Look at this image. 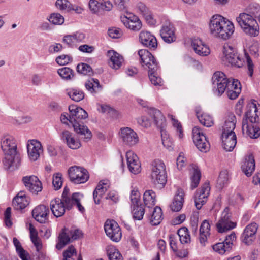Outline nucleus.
I'll use <instances>...</instances> for the list:
<instances>
[{"instance_id":"nucleus-34","label":"nucleus","mask_w":260,"mask_h":260,"mask_svg":"<svg viewBox=\"0 0 260 260\" xmlns=\"http://www.w3.org/2000/svg\"><path fill=\"white\" fill-rule=\"evenodd\" d=\"M149 114L153 117L154 123L157 127H165L166 125V119L161 111L155 108L149 110Z\"/></svg>"},{"instance_id":"nucleus-28","label":"nucleus","mask_w":260,"mask_h":260,"mask_svg":"<svg viewBox=\"0 0 260 260\" xmlns=\"http://www.w3.org/2000/svg\"><path fill=\"white\" fill-rule=\"evenodd\" d=\"M210 224L208 220L203 221L200 228L199 233V241L202 246H205L208 238L210 236Z\"/></svg>"},{"instance_id":"nucleus-29","label":"nucleus","mask_w":260,"mask_h":260,"mask_svg":"<svg viewBox=\"0 0 260 260\" xmlns=\"http://www.w3.org/2000/svg\"><path fill=\"white\" fill-rule=\"evenodd\" d=\"M184 192L182 189H178L174 196L173 202L170 205L171 209L174 212L179 211L184 203Z\"/></svg>"},{"instance_id":"nucleus-46","label":"nucleus","mask_w":260,"mask_h":260,"mask_svg":"<svg viewBox=\"0 0 260 260\" xmlns=\"http://www.w3.org/2000/svg\"><path fill=\"white\" fill-rule=\"evenodd\" d=\"M132 207L133 208L132 214L133 218L139 220L142 219L145 213L143 206L140 204L132 206Z\"/></svg>"},{"instance_id":"nucleus-35","label":"nucleus","mask_w":260,"mask_h":260,"mask_svg":"<svg viewBox=\"0 0 260 260\" xmlns=\"http://www.w3.org/2000/svg\"><path fill=\"white\" fill-rule=\"evenodd\" d=\"M86 89L92 94L100 92L102 90V86L100 84L98 79L90 78L85 83Z\"/></svg>"},{"instance_id":"nucleus-64","label":"nucleus","mask_w":260,"mask_h":260,"mask_svg":"<svg viewBox=\"0 0 260 260\" xmlns=\"http://www.w3.org/2000/svg\"><path fill=\"white\" fill-rule=\"evenodd\" d=\"M168 117L170 118L172 121V123L175 127H176L177 132L179 133V137L181 139L183 137L182 129L180 122L175 119L172 115H168Z\"/></svg>"},{"instance_id":"nucleus-6","label":"nucleus","mask_w":260,"mask_h":260,"mask_svg":"<svg viewBox=\"0 0 260 260\" xmlns=\"http://www.w3.org/2000/svg\"><path fill=\"white\" fill-rule=\"evenodd\" d=\"M222 61L228 63L232 66L241 68L243 66L244 60L238 53L236 48L225 44L222 48Z\"/></svg>"},{"instance_id":"nucleus-40","label":"nucleus","mask_w":260,"mask_h":260,"mask_svg":"<svg viewBox=\"0 0 260 260\" xmlns=\"http://www.w3.org/2000/svg\"><path fill=\"white\" fill-rule=\"evenodd\" d=\"M106 183H103L98 185L93 193V197L94 203L96 204H99L100 203L101 199L102 198L103 195L105 194L107 190V187L105 185Z\"/></svg>"},{"instance_id":"nucleus-17","label":"nucleus","mask_w":260,"mask_h":260,"mask_svg":"<svg viewBox=\"0 0 260 260\" xmlns=\"http://www.w3.org/2000/svg\"><path fill=\"white\" fill-rule=\"evenodd\" d=\"M127 164L129 171L134 174L141 172V164L138 156L133 151H127L126 153Z\"/></svg>"},{"instance_id":"nucleus-59","label":"nucleus","mask_w":260,"mask_h":260,"mask_svg":"<svg viewBox=\"0 0 260 260\" xmlns=\"http://www.w3.org/2000/svg\"><path fill=\"white\" fill-rule=\"evenodd\" d=\"M72 58L69 55L62 54L57 56L55 61L56 63L61 66H64L72 61Z\"/></svg>"},{"instance_id":"nucleus-15","label":"nucleus","mask_w":260,"mask_h":260,"mask_svg":"<svg viewBox=\"0 0 260 260\" xmlns=\"http://www.w3.org/2000/svg\"><path fill=\"white\" fill-rule=\"evenodd\" d=\"M258 225L255 222L247 225L242 234V241L247 245L251 244L256 239Z\"/></svg>"},{"instance_id":"nucleus-36","label":"nucleus","mask_w":260,"mask_h":260,"mask_svg":"<svg viewBox=\"0 0 260 260\" xmlns=\"http://www.w3.org/2000/svg\"><path fill=\"white\" fill-rule=\"evenodd\" d=\"M236 118L233 113H229L223 126L222 134L234 133L236 126Z\"/></svg>"},{"instance_id":"nucleus-32","label":"nucleus","mask_w":260,"mask_h":260,"mask_svg":"<svg viewBox=\"0 0 260 260\" xmlns=\"http://www.w3.org/2000/svg\"><path fill=\"white\" fill-rule=\"evenodd\" d=\"M121 21L127 28L134 31H138L142 28L141 21L136 16H134L133 19L127 17H121Z\"/></svg>"},{"instance_id":"nucleus-33","label":"nucleus","mask_w":260,"mask_h":260,"mask_svg":"<svg viewBox=\"0 0 260 260\" xmlns=\"http://www.w3.org/2000/svg\"><path fill=\"white\" fill-rule=\"evenodd\" d=\"M71 242H72V240L69 230L64 228L59 235L58 242L56 245V248L58 250H60Z\"/></svg>"},{"instance_id":"nucleus-41","label":"nucleus","mask_w":260,"mask_h":260,"mask_svg":"<svg viewBox=\"0 0 260 260\" xmlns=\"http://www.w3.org/2000/svg\"><path fill=\"white\" fill-rule=\"evenodd\" d=\"M156 194L152 190H146L143 194V201L145 205L148 208L153 206L155 204Z\"/></svg>"},{"instance_id":"nucleus-14","label":"nucleus","mask_w":260,"mask_h":260,"mask_svg":"<svg viewBox=\"0 0 260 260\" xmlns=\"http://www.w3.org/2000/svg\"><path fill=\"white\" fill-rule=\"evenodd\" d=\"M120 136L123 143L128 146H134L139 141V138L137 133L129 127L121 128Z\"/></svg>"},{"instance_id":"nucleus-43","label":"nucleus","mask_w":260,"mask_h":260,"mask_svg":"<svg viewBox=\"0 0 260 260\" xmlns=\"http://www.w3.org/2000/svg\"><path fill=\"white\" fill-rule=\"evenodd\" d=\"M141 64L144 68L148 69V72L152 71H158L159 69L158 63L152 55V57L149 56Z\"/></svg>"},{"instance_id":"nucleus-50","label":"nucleus","mask_w":260,"mask_h":260,"mask_svg":"<svg viewBox=\"0 0 260 260\" xmlns=\"http://www.w3.org/2000/svg\"><path fill=\"white\" fill-rule=\"evenodd\" d=\"M107 252L109 260H123L121 254L114 247H109Z\"/></svg>"},{"instance_id":"nucleus-3","label":"nucleus","mask_w":260,"mask_h":260,"mask_svg":"<svg viewBox=\"0 0 260 260\" xmlns=\"http://www.w3.org/2000/svg\"><path fill=\"white\" fill-rule=\"evenodd\" d=\"M70 113L69 121L72 123L74 131L82 136L85 141H88L92 137V134L88 127L79 121L80 120L85 119L88 117V114L85 110L81 107H77L75 105L69 107Z\"/></svg>"},{"instance_id":"nucleus-25","label":"nucleus","mask_w":260,"mask_h":260,"mask_svg":"<svg viewBox=\"0 0 260 260\" xmlns=\"http://www.w3.org/2000/svg\"><path fill=\"white\" fill-rule=\"evenodd\" d=\"M29 203V198L24 191L19 192L13 201V205L15 209L21 210L26 207Z\"/></svg>"},{"instance_id":"nucleus-55","label":"nucleus","mask_w":260,"mask_h":260,"mask_svg":"<svg viewBox=\"0 0 260 260\" xmlns=\"http://www.w3.org/2000/svg\"><path fill=\"white\" fill-rule=\"evenodd\" d=\"M52 184L55 190L60 189L62 185V174L59 173L53 175L52 178Z\"/></svg>"},{"instance_id":"nucleus-18","label":"nucleus","mask_w":260,"mask_h":260,"mask_svg":"<svg viewBox=\"0 0 260 260\" xmlns=\"http://www.w3.org/2000/svg\"><path fill=\"white\" fill-rule=\"evenodd\" d=\"M61 138L67 146L72 149H77L81 146L80 140L76 135L69 131H63L61 133Z\"/></svg>"},{"instance_id":"nucleus-58","label":"nucleus","mask_w":260,"mask_h":260,"mask_svg":"<svg viewBox=\"0 0 260 260\" xmlns=\"http://www.w3.org/2000/svg\"><path fill=\"white\" fill-rule=\"evenodd\" d=\"M236 239V234L234 232H232L231 234L226 237L223 243L225 245L226 248L230 250L232 249L233 245L234 242Z\"/></svg>"},{"instance_id":"nucleus-13","label":"nucleus","mask_w":260,"mask_h":260,"mask_svg":"<svg viewBox=\"0 0 260 260\" xmlns=\"http://www.w3.org/2000/svg\"><path fill=\"white\" fill-rule=\"evenodd\" d=\"M22 181L26 189L32 194H37L42 189V183L36 176H25Z\"/></svg>"},{"instance_id":"nucleus-45","label":"nucleus","mask_w":260,"mask_h":260,"mask_svg":"<svg viewBox=\"0 0 260 260\" xmlns=\"http://www.w3.org/2000/svg\"><path fill=\"white\" fill-rule=\"evenodd\" d=\"M13 243L16 251L22 260H29L28 253L22 248L19 241L16 238H13Z\"/></svg>"},{"instance_id":"nucleus-8","label":"nucleus","mask_w":260,"mask_h":260,"mask_svg":"<svg viewBox=\"0 0 260 260\" xmlns=\"http://www.w3.org/2000/svg\"><path fill=\"white\" fill-rule=\"evenodd\" d=\"M251 124L260 123V105L255 100L248 103L246 107L245 115L243 120Z\"/></svg>"},{"instance_id":"nucleus-44","label":"nucleus","mask_w":260,"mask_h":260,"mask_svg":"<svg viewBox=\"0 0 260 260\" xmlns=\"http://www.w3.org/2000/svg\"><path fill=\"white\" fill-rule=\"evenodd\" d=\"M55 6L60 11H66L69 12L74 10V7L68 0H56Z\"/></svg>"},{"instance_id":"nucleus-22","label":"nucleus","mask_w":260,"mask_h":260,"mask_svg":"<svg viewBox=\"0 0 260 260\" xmlns=\"http://www.w3.org/2000/svg\"><path fill=\"white\" fill-rule=\"evenodd\" d=\"M86 38L85 34L82 32L76 31L71 35L63 37L62 42L69 47H72L75 43L83 42Z\"/></svg>"},{"instance_id":"nucleus-2","label":"nucleus","mask_w":260,"mask_h":260,"mask_svg":"<svg viewBox=\"0 0 260 260\" xmlns=\"http://www.w3.org/2000/svg\"><path fill=\"white\" fill-rule=\"evenodd\" d=\"M234 30L233 23L220 15H214L210 19L209 30L213 37L228 40L233 35Z\"/></svg>"},{"instance_id":"nucleus-5","label":"nucleus","mask_w":260,"mask_h":260,"mask_svg":"<svg viewBox=\"0 0 260 260\" xmlns=\"http://www.w3.org/2000/svg\"><path fill=\"white\" fill-rule=\"evenodd\" d=\"M151 182L159 187L165 186L167 182V172L164 162L159 159L154 160L151 164Z\"/></svg>"},{"instance_id":"nucleus-24","label":"nucleus","mask_w":260,"mask_h":260,"mask_svg":"<svg viewBox=\"0 0 260 260\" xmlns=\"http://www.w3.org/2000/svg\"><path fill=\"white\" fill-rule=\"evenodd\" d=\"M191 45L195 52L200 56H206L210 54L209 48L199 38L193 39Z\"/></svg>"},{"instance_id":"nucleus-54","label":"nucleus","mask_w":260,"mask_h":260,"mask_svg":"<svg viewBox=\"0 0 260 260\" xmlns=\"http://www.w3.org/2000/svg\"><path fill=\"white\" fill-rule=\"evenodd\" d=\"M201 177V174L199 170L198 169H194L193 173L191 177V189H193L196 188L199 184Z\"/></svg>"},{"instance_id":"nucleus-56","label":"nucleus","mask_w":260,"mask_h":260,"mask_svg":"<svg viewBox=\"0 0 260 260\" xmlns=\"http://www.w3.org/2000/svg\"><path fill=\"white\" fill-rule=\"evenodd\" d=\"M207 200V197L203 196H200V194L196 192L194 196V203L196 208L198 210L200 209L202 206L206 203Z\"/></svg>"},{"instance_id":"nucleus-62","label":"nucleus","mask_w":260,"mask_h":260,"mask_svg":"<svg viewBox=\"0 0 260 260\" xmlns=\"http://www.w3.org/2000/svg\"><path fill=\"white\" fill-rule=\"evenodd\" d=\"M177 238L176 235L170 234L169 235V244L174 252H176L178 250Z\"/></svg>"},{"instance_id":"nucleus-21","label":"nucleus","mask_w":260,"mask_h":260,"mask_svg":"<svg viewBox=\"0 0 260 260\" xmlns=\"http://www.w3.org/2000/svg\"><path fill=\"white\" fill-rule=\"evenodd\" d=\"M255 124L242 120V130L243 134L250 138H257L260 136V128Z\"/></svg>"},{"instance_id":"nucleus-38","label":"nucleus","mask_w":260,"mask_h":260,"mask_svg":"<svg viewBox=\"0 0 260 260\" xmlns=\"http://www.w3.org/2000/svg\"><path fill=\"white\" fill-rule=\"evenodd\" d=\"M29 230L30 231V237L36 250L39 252L42 248V244L41 239L38 236V232L32 224H29Z\"/></svg>"},{"instance_id":"nucleus-37","label":"nucleus","mask_w":260,"mask_h":260,"mask_svg":"<svg viewBox=\"0 0 260 260\" xmlns=\"http://www.w3.org/2000/svg\"><path fill=\"white\" fill-rule=\"evenodd\" d=\"M78 197H83L82 194L79 193H74L71 198L67 196L66 193V190L63 191L62 194V199H60L62 204L68 209L72 208L73 205H74L75 202H78Z\"/></svg>"},{"instance_id":"nucleus-20","label":"nucleus","mask_w":260,"mask_h":260,"mask_svg":"<svg viewBox=\"0 0 260 260\" xmlns=\"http://www.w3.org/2000/svg\"><path fill=\"white\" fill-rule=\"evenodd\" d=\"M139 41L143 45L150 49H155L157 46L156 38L148 31H142L139 34Z\"/></svg>"},{"instance_id":"nucleus-53","label":"nucleus","mask_w":260,"mask_h":260,"mask_svg":"<svg viewBox=\"0 0 260 260\" xmlns=\"http://www.w3.org/2000/svg\"><path fill=\"white\" fill-rule=\"evenodd\" d=\"M57 73L60 77L63 79H71L74 76L73 70L68 67H63L59 69L57 71Z\"/></svg>"},{"instance_id":"nucleus-1","label":"nucleus","mask_w":260,"mask_h":260,"mask_svg":"<svg viewBox=\"0 0 260 260\" xmlns=\"http://www.w3.org/2000/svg\"><path fill=\"white\" fill-rule=\"evenodd\" d=\"M1 147L3 152V164L6 170L17 168L20 164V157L17 151L15 138L8 134H4L1 137Z\"/></svg>"},{"instance_id":"nucleus-9","label":"nucleus","mask_w":260,"mask_h":260,"mask_svg":"<svg viewBox=\"0 0 260 260\" xmlns=\"http://www.w3.org/2000/svg\"><path fill=\"white\" fill-rule=\"evenodd\" d=\"M70 181L75 184L86 182L89 178L88 171L84 168L78 166H72L68 171Z\"/></svg>"},{"instance_id":"nucleus-52","label":"nucleus","mask_w":260,"mask_h":260,"mask_svg":"<svg viewBox=\"0 0 260 260\" xmlns=\"http://www.w3.org/2000/svg\"><path fill=\"white\" fill-rule=\"evenodd\" d=\"M228 174L226 171L221 172L217 181L216 187L221 189L228 183Z\"/></svg>"},{"instance_id":"nucleus-11","label":"nucleus","mask_w":260,"mask_h":260,"mask_svg":"<svg viewBox=\"0 0 260 260\" xmlns=\"http://www.w3.org/2000/svg\"><path fill=\"white\" fill-rule=\"evenodd\" d=\"M192 138L199 150L203 152H206L209 150L210 144L200 127L195 126L193 128Z\"/></svg>"},{"instance_id":"nucleus-51","label":"nucleus","mask_w":260,"mask_h":260,"mask_svg":"<svg viewBox=\"0 0 260 260\" xmlns=\"http://www.w3.org/2000/svg\"><path fill=\"white\" fill-rule=\"evenodd\" d=\"M149 78L151 83L155 86H161L162 81L158 76L157 71H152L148 72Z\"/></svg>"},{"instance_id":"nucleus-39","label":"nucleus","mask_w":260,"mask_h":260,"mask_svg":"<svg viewBox=\"0 0 260 260\" xmlns=\"http://www.w3.org/2000/svg\"><path fill=\"white\" fill-rule=\"evenodd\" d=\"M162 212L161 209L158 206L155 207L149 217L150 223L151 225H158L162 220Z\"/></svg>"},{"instance_id":"nucleus-42","label":"nucleus","mask_w":260,"mask_h":260,"mask_svg":"<svg viewBox=\"0 0 260 260\" xmlns=\"http://www.w3.org/2000/svg\"><path fill=\"white\" fill-rule=\"evenodd\" d=\"M196 115L200 122L207 127L212 126L214 124L212 117L208 114H200L199 112H196Z\"/></svg>"},{"instance_id":"nucleus-12","label":"nucleus","mask_w":260,"mask_h":260,"mask_svg":"<svg viewBox=\"0 0 260 260\" xmlns=\"http://www.w3.org/2000/svg\"><path fill=\"white\" fill-rule=\"evenodd\" d=\"M104 229L106 235L113 241L117 242L121 238L122 233L120 226L114 220H107Z\"/></svg>"},{"instance_id":"nucleus-31","label":"nucleus","mask_w":260,"mask_h":260,"mask_svg":"<svg viewBox=\"0 0 260 260\" xmlns=\"http://www.w3.org/2000/svg\"><path fill=\"white\" fill-rule=\"evenodd\" d=\"M255 164L254 157L250 155L245 158V161L242 165L241 169L244 174L247 176H250L255 170Z\"/></svg>"},{"instance_id":"nucleus-60","label":"nucleus","mask_w":260,"mask_h":260,"mask_svg":"<svg viewBox=\"0 0 260 260\" xmlns=\"http://www.w3.org/2000/svg\"><path fill=\"white\" fill-rule=\"evenodd\" d=\"M226 246L223 242L217 243L213 246V249L219 254H224L226 251H230L229 249L226 248Z\"/></svg>"},{"instance_id":"nucleus-23","label":"nucleus","mask_w":260,"mask_h":260,"mask_svg":"<svg viewBox=\"0 0 260 260\" xmlns=\"http://www.w3.org/2000/svg\"><path fill=\"white\" fill-rule=\"evenodd\" d=\"M160 36L165 42L170 43L175 41V36L173 25L170 22H166L163 25L160 30Z\"/></svg>"},{"instance_id":"nucleus-26","label":"nucleus","mask_w":260,"mask_h":260,"mask_svg":"<svg viewBox=\"0 0 260 260\" xmlns=\"http://www.w3.org/2000/svg\"><path fill=\"white\" fill-rule=\"evenodd\" d=\"M223 147L226 151H231L237 143L236 136L235 133L222 134Z\"/></svg>"},{"instance_id":"nucleus-16","label":"nucleus","mask_w":260,"mask_h":260,"mask_svg":"<svg viewBox=\"0 0 260 260\" xmlns=\"http://www.w3.org/2000/svg\"><path fill=\"white\" fill-rule=\"evenodd\" d=\"M27 148L28 155L32 161L37 160L43 151L41 143L36 140L28 141Z\"/></svg>"},{"instance_id":"nucleus-27","label":"nucleus","mask_w":260,"mask_h":260,"mask_svg":"<svg viewBox=\"0 0 260 260\" xmlns=\"http://www.w3.org/2000/svg\"><path fill=\"white\" fill-rule=\"evenodd\" d=\"M50 209L52 214L56 217H59L65 213V206L59 198L52 200L50 204Z\"/></svg>"},{"instance_id":"nucleus-47","label":"nucleus","mask_w":260,"mask_h":260,"mask_svg":"<svg viewBox=\"0 0 260 260\" xmlns=\"http://www.w3.org/2000/svg\"><path fill=\"white\" fill-rule=\"evenodd\" d=\"M47 19L50 23L54 25H61L64 21L63 16L58 13H51Z\"/></svg>"},{"instance_id":"nucleus-7","label":"nucleus","mask_w":260,"mask_h":260,"mask_svg":"<svg viewBox=\"0 0 260 260\" xmlns=\"http://www.w3.org/2000/svg\"><path fill=\"white\" fill-rule=\"evenodd\" d=\"M213 91L217 96H221L228 89L230 79L222 72L217 71L212 77Z\"/></svg>"},{"instance_id":"nucleus-10","label":"nucleus","mask_w":260,"mask_h":260,"mask_svg":"<svg viewBox=\"0 0 260 260\" xmlns=\"http://www.w3.org/2000/svg\"><path fill=\"white\" fill-rule=\"evenodd\" d=\"M231 213L229 208H226L222 212L221 217L216 224V229L219 233H224L234 229L236 222L231 220Z\"/></svg>"},{"instance_id":"nucleus-63","label":"nucleus","mask_w":260,"mask_h":260,"mask_svg":"<svg viewBox=\"0 0 260 260\" xmlns=\"http://www.w3.org/2000/svg\"><path fill=\"white\" fill-rule=\"evenodd\" d=\"M138 54L140 57L141 64L148 59L149 56L152 57V54L146 49L139 50Z\"/></svg>"},{"instance_id":"nucleus-19","label":"nucleus","mask_w":260,"mask_h":260,"mask_svg":"<svg viewBox=\"0 0 260 260\" xmlns=\"http://www.w3.org/2000/svg\"><path fill=\"white\" fill-rule=\"evenodd\" d=\"M49 212V209L47 207L40 205L32 210V215L36 221L44 223L48 220Z\"/></svg>"},{"instance_id":"nucleus-61","label":"nucleus","mask_w":260,"mask_h":260,"mask_svg":"<svg viewBox=\"0 0 260 260\" xmlns=\"http://www.w3.org/2000/svg\"><path fill=\"white\" fill-rule=\"evenodd\" d=\"M140 194L137 190H133L131 192V200L132 205H137L140 204Z\"/></svg>"},{"instance_id":"nucleus-49","label":"nucleus","mask_w":260,"mask_h":260,"mask_svg":"<svg viewBox=\"0 0 260 260\" xmlns=\"http://www.w3.org/2000/svg\"><path fill=\"white\" fill-rule=\"evenodd\" d=\"M67 94L72 100L75 102H79L84 98V92L76 89H72L68 90Z\"/></svg>"},{"instance_id":"nucleus-57","label":"nucleus","mask_w":260,"mask_h":260,"mask_svg":"<svg viewBox=\"0 0 260 260\" xmlns=\"http://www.w3.org/2000/svg\"><path fill=\"white\" fill-rule=\"evenodd\" d=\"M76 254L75 248L73 246H69L63 253V260H74L72 257Z\"/></svg>"},{"instance_id":"nucleus-48","label":"nucleus","mask_w":260,"mask_h":260,"mask_svg":"<svg viewBox=\"0 0 260 260\" xmlns=\"http://www.w3.org/2000/svg\"><path fill=\"white\" fill-rule=\"evenodd\" d=\"M77 71L84 75H88L89 76L93 75V72L91 67L85 63H81L77 66Z\"/></svg>"},{"instance_id":"nucleus-4","label":"nucleus","mask_w":260,"mask_h":260,"mask_svg":"<svg viewBox=\"0 0 260 260\" xmlns=\"http://www.w3.org/2000/svg\"><path fill=\"white\" fill-rule=\"evenodd\" d=\"M256 12H251L249 14L241 13L236 18V21L242 30L247 35L255 37L258 35L259 29L255 18L260 11V7H256Z\"/></svg>"},{"instance_id":"nucleus-30","label":"nucleus","mask_w":260,"mask_h":260,"mask_svg":"<svg viewBox=\"0 0 260 260\" xmlns=\"http://www.w3.org/2000/svg\"><path fill=\"white\" fill-rule=\"evenodd\" d=\"M107 56L109 57L110 66L114 69L117 70L120 68L123 61V57L114 50H109L107 52Z\"/></svg>"}]
</instances>
